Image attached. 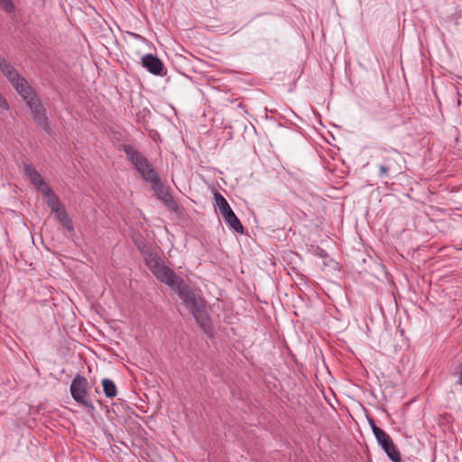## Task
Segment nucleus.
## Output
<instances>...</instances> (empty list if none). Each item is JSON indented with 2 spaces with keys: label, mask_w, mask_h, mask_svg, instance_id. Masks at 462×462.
Returning a JSON list of instances; mask_svg holds the SVG:
<instances>
[{
  "label": "nucleus",
  "mask_w": 462,
  "mask_h": 462,
  "mask_svg": "<svg viewBox=\"0 0 462 462\" xmlns=\"http://www.w3.org/2000/svg\"><path fill=\"white\" fill-rule=\"evenodd\" d=\"M182 301V304L189 310L197 324L207 331L210 327V318L206 310V303L203 298L185 282H179V288L175 291Z\"/></svg>",
  "instance_id": "f257e3e1"
},
{
  "label": "nucleus",
  "mask_w": 462,
  "mask_h": 462,
  "mask_svg": "<svg viewBox=\"0 0 462 462\" xmlns=\"http://www.w3.org/2000/svg\"><path fill=\"white\" fill-rule=\"evenodd\" d=\"M182 301V304L189 310L197 324L207 331L210 327V318L206 310V303L203 298L185 282H179V288L175 291Z\"/></svg>",
  "instance_id": "f03ea898"
},
{
  "label": "nucleus",
  "mask_w": 462,
  "mask_h": 462,
  "mask_svg": "<svg viewBox=\"0 0 462 462\" xmlns=\"http://www.w3.org/2000/svg\"><path fill=\"white\" fill-rule=\"evenodd\" d=\"M146 265L154 276L162 282L171 287L174 291L179 288V282L184 280L166 266L157 254L148 253L144 256Z\"/></svg>",
  "instance_id": "7ed1b4c3"
},
{
  "label": "nucleus",
  "mask_w": 462,
  "mask_h": 462,
  "mask_svg": "<svg viewBox=\"0 0 462 462\" xmlns=\"http://www.w3.org/2000/svg\"><path fill=\"white\" fill-rule=\"evenodd\" d=\"M123 151L145 182L150 183L159 177L158 172L147 158L134 146L124 144Z\"/></svg>",
  "instance_id": "20e7f679"
},
{
  "label": "nucleus",
  "mask_w": 462,
  "mask_h": 462,
  "mask_svg": "<svg viewBox=\"0 0 462 462\" xmlns=\"http://www.w3.org/2000/svg\"><path fill=\"white\" fill-rule=\"evenodd\" d=\"M20 96L29 107L36 125L45 132H49L50 126L46 116V110L32 88L31 87L25 92L20 94Z\"/></svg>",
  "instance_id": "39448f33"
},
{
  "label": "nucleus",
  "mask_w": 462,
  "mask_h": 462,
  "mask_svg": "<svg viewBox=\"0 0 462 462\" xmlns=\"http://www.w3.org/2000/svg\"><path fill=\"white\" fill-rule=\"evenodd\" d=\"M214 199L216 212L219 213L223 217L230 228L234 229L237 233L243 234L244 226L230 208L226 199L217 191L214 193Z\"/></svg>",
  "instance_id": "423d86ee"
},
{
  "label": "nucleus",
  "mask_w": 462,
  "mask_h": 462,
  "mask_svg": "<svg viewBox=\"0 0 462 462\" xmlns=\"http://www.w3.org/2000/svg\"><path fill=\"white\" fill-rule=\"evenodd\" d=\"M369 424L371 426L372 431L374 435L377 443L385 452L387 457L393 462H401V454L396 446L394 445L390 435L381 428L377 427L373 419L369 420Z\"/></svg>",
  "instance_id": "0eeeda50"
},
{
  "label": "nucleus",
  "mask_w": 462,
  "mask_h": 462,
  "mask_svg": "<svg viewBox=\"0 0 462 462\" xmlns=\"http://www.w3.org/2000/svg\"><path fill=\"white\" fill-rule=\"evenodd\" d=\"M87 387V379L80 374H77L70 384V394L78 403L87 408L94 409L93 403L88 397Z\"/></svg>",
  "instance_id": "6e6552de"
},
{
  "label": "nucleus",
  "mask_w": 462,
  "mask_h": 462,
  "mask_svg": "<svg viewBox=\"0 0 462 462\" xmlns=\"http://www.w3.org/2000/svg\"><path fill=\"white\" fill-rule=\"evenodd\" d=\"M151 189L154 191L155 196L169 208L175 207V202L172 196L169 192L168 187L162 181L160 176L156 180L149 183Z\"/></svg>",
  "instance_id": "1a4fd4ad"
},
{
  "label": "nucleus",
  "mask_w": 462,
  "mask_h": 462,
  "mask_svg": "<svg viewBox=\"0 0 462 462\" xmlns=\"http://www.w3.org/2000/svg\"><path fill=\"white\" fill-rule=\"evenodd\" d=\"M142 65L150 73L162 76L164 70V65L160 59L152 54H146L142 58Z\"/></svg>",
  "instance_id": "9d476101"
},
{
  "label": "nucleus",
  "mask_w": 462,
  "mask_h": 462,
  "mask_svg": "<svg viewBox=\"0 0 462 462\" xmlns=\"http://www.w3.org/2000/svg\"><path fill=\"white\" fill-rule=\"evenodd\" d=\"M385 156H383V162L380 165H378L379 168V173L378 177L380 179H384L389 176L390 171H393L395 169L396 160L393 157L394 155L397 156L398 153L396 151H393L392 152H386Z\"/></svg>",
  "instance_id": "9b49d317"
},
{
  "label": "nucleus",
  "mask_w": 462,
  "mask_h": 462,
  "mask_svg": "<svg viewBox=\"0 0 462 462\" xmlns=\"http://www.w3.org/2000/svg\"><path fill=\"white\" fill-rule=\"evenodd\" d=\"M23 170L27 178L35 187L41 186V184H42L43 179L32 165L24 163Z\"/></svg>",
  "instance_id": "f8f14e48"
},
{
  "label": "nucleus",
  "mask_w": 462,
  "mask_h": 462,
  "mask_svg": "<svg viewBox=\"0 0 462 462\" xmlns=\"http://www.w3.org/2000/svg\"><path fill=\"white\" fill-rule=\"evenodd\" d=\"M103 392L107 398H114L117 393L116 385L108 378H104L101 382Z\"/></svg>",
  "instance_id": "ddd939ff"
},
{
  "label": "nucleus",
  "mask_w": 462,
  "mask_h": 462,
  "mask_svg": "<svg viewBox=\"0 0 462 462\" xmlns=\"http://www.w3.org/2000/svg\"><path fill=\"white\" fill-rule=\"evenodd\" d=\"M55 215L58 220L66 229H68L69 231L73 230L72 222L64 208H61L59 211L55 212Z\"/></svg>",
  "instance_id": "4468645a"
},
{
  "label": "nucleus",
  "mask_w": 462,
  "mask_h": 462,
  "mask_svg": "<svg viewBox=\"0 0 462 462\" xmlns=\"http://www.w3.org/2000/svg\"><path fill=\"white\" fill-rule=\"evenodd\" d=\"M47 205L54 213L63 208L59 198L55 194L48 198Z\"/></svg>",
  "instance_id": "2eb2a0df"
},
{
  "label": "nucleus",
  "mask_w": 462,
  "mask_h": 462,
  "mask_svg": "<svg viewBox=\"0 0 462 462\" xmlns=\"http://www.w3.org/2000/svg\"><path fill=\"white\" fill-rule=\"evenodd\" d=\"M1 7L7 13L14 11V5L12 0H0Z\"/></svg>",
  "instance_id": "dca6fc26"
},
{
  "label": "nucleus",
  "mask_w": 462,
  "mask_h": 462,
  "mask_svg": "<svg viewBox=\"0 0 462 462\" xmlns=\"http://www.w3.org/2000/svg\"><path fill=\"white\" fill-rule=\"evenodd\" d=\"M36 188L44 195V196H47L48 198L51 197L53 193L52 189L44 183V181H42V184H41V186H36Z\"/></svg>",
  "instance_id": "f3484780"
},
{
  "label": "nucleus",
  "mask_w": 462,
  "mask_h": 462,
  "mask_svg": "<svg viewBox=\"0 0 462 462\" xmlns=\"http://www.w3.org/2000/svg\"><path fill=\"white\" fill-rule=\"evenodd\" d=\"M456 375L457 376V383L462 385V363L457 367Z\"/></svg>",
  "instance_id": "a211bd4d"
}]
</instances>
